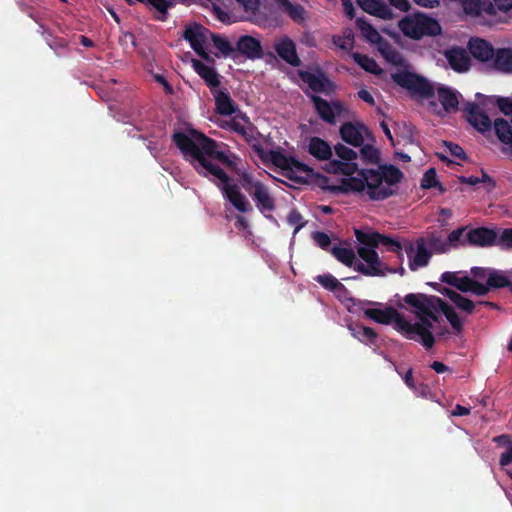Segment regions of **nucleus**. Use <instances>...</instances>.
Instances as JSON below:
<instances>
[{
	"instance_id": "obj_54",
	"label": "nucleus",
	"mask_w": 512,
	"mask_h": 512,
	"mask_svg": "<svg viewBox=\"0 0 512 512\" xmlns=\"http://www.w3.org/2000/svg\"><path fill=\"white\" fill-rule=\"evenodd\" d=\"M444 144L453 156L461 159L465 157V152L459 145L451 142H444Z\"/></svg>"
},
{
	"instance_id": "obj_25",
	"label": "nucleus",
	"mask_w": 512,
	"mask_h": 512,
	"mask_svg": "<svg viewBox=\"0 0 512 512\" xmlns=\"http://www.w3.org/2000/svg\"><path fill=\"white\" fill-rule=\"evenodd\" d=\"M325 170L332 174L346 175L347 178L343 182L345 190H352V163L342 162L340 160H330L326 164Z\"/></svg>"
},
{
	"instance_id": "obj_33",
	"label": "nucleus",
	"mask_w": 512,
	"mask_h": 512,
	"mask_svg": "<svg viewBox=\"0 0 512 512\" xmlns=\"http://www.w3.org/2000/svg\"><path fill=\"white\" fill-rule=\"evenodd\" d=\"M356 25L367 42L377 45L383 39L379 32L363 18H358Z\"/></svg>"
},
{
	"instance_id": "obj_10",
	"label": "nucleus",
	"mask_w": 512,
	"mask_h": 512,
	"mask_svg": "<svg viewBox=\"0 0 512 512\" xmlns=\"http://www.w3.org/2000/svg\"><path fill=\"white\" fill-rule=\"evenodd\" d=\"M396 83L407 88L421 98L430 99L434 96V87L425 79L409 73H398L393 75Z\"/></svg>"
},
{
	"instance_id": "obj_47",
	"label": "nucleus",
	"mask_w": 512,
	"mask_h": 512,
	"mask_svg": "<svg viewBox=\"0 0 512 512\" xmlns=\"http://www.w3.org/2000/svg\"><path fill=\"white\" fill-rule=\"evenodd\" d=\"M312 239L323 250L330 251L331 239L325 232L316 231L312 233Z\"/></svg>"
},
{
	"instance_id": "obj_12",
	"label": "nucleus",
	"mask_w": 512,
	"mask_h": 512,
	"mask_svg": "<svg viewBox=\"0 0 512 512\" xmlns=\"http://www.w3.org/2000/svg\"><path fill=\"white\" fill-rule=\"evenodd\" d=\"M437 95L441 103V108H439L434 100L429 101V107L434 113L444 116L447 113L458 110L459 100L454 90L444 86H438Z\"/></svg>"
},
{
	"instance_id": "obj_13",
	"label": "nucleus",
	"mask_w": 512,
	"mask_h": 512,
	"mask_svg": "<svg viewBox=\"0 0 512 512\" xmlns=\"http://www.w3.org/2000/svg\"><path fill=\"white\" fill-rule=\"evenodd\" d=\"M464 113L466 114L467 121L479 132L484 133L490 131L492 121L487 114L484 113L482 108L473 102H467L464 105Z\"/></svg>"
},
{
	"instance_id": "obj_19",
	"label": "nucleus",
	"mask_w": 512,
	"mask_h": 512,
	"mask_svg": "<svg viewBox=\"0 0 512 512\" xmlns=\"http://www.w3.org/2000/svg\"><path fill=\"white\" fill-rule=\"evenodd\" d=\"M356 3L364 12L383 20H390L394 16L392 9L383 0H356Z\"/></svg>"
},
{
	"instance_id": "obj_4",
	"label": "nucleus",
	"mask_w": 512,
	"mask_h": 512,
	"mask_svg": "<svg viewBox=\"0 0 512 512\" xmlns=\"http://www.w3.org/2000/svg\"><path fill=\"white\" fill-rule=\"evenodd\" d=\"M354 236L359 242L357 254L361 259L358 263L354 261V270L365 276H384L386 272H396V270L387 268L385 264L380 261L375 248H377L379 244H382L402 257V246L398 241L372 230L364 231L354 229Z\"/></svg>"
},
{
	"instance_id": "obj_9",
	"label": "nucleus",
	"mask_w": 512,
	"mask_h": 512,
	"mask_svg": "<svg viewBox=\"0 0 512 512\" xmlns=\"http://www.w3.org/2000/svg\"><path fill=\"white\" fill-rule=\"evenodd\" d=\"M324 289L333 293L335 298L348 311H352V294L346 286L331 274L318 275L315 278Z\"/></svg>"
},
{
	"instance_id": "obj_59",
	"label": "nucleus",
	"mask_w": 512,
	"mask_h": 512,
	"mask_svg": "<svg viewBox=\"0 0 512 512\" xmlns=\"http://www.w3.org/2000/svg\"><path fill=\"white\" fill-rule=\"evenodd\" d=\"M494 5L501 11H509L512 8V0H493Z\"/></svg>"
},
{
	"instance_id": "obj_2",
	"label": "nucleus",
	"mask_w": 512,
	"mask_h": 512,
	"mask_svg": "<svg viewBox=\"0 0 512 512\" xmlns=\"http://www.w3.org/2000/svg\"><path fill=\"white\" fill-rule=\"evenodd\" d=\"M172 141L199 175L214 177L223 184L221 190L225 198L238 211L246 213L252 210L245 195L236 184L230 183L229 175L216 163L219 162L229 168L235 166L230 156L220 149V143L195 129H191L189 133L175 132Z\"/></svg>"
},
{
	"instance_id": "obj_46",
	"label": "nucleus",
	"mask_w": 512,
	"mask_h": 512,
	"mask_svg": "<svg viewBox=\"0 0 512 512\" xmlns=\"http://www.w3.org/2000/svg\"><path fill=\"white\" fill-rule=\"evenodd\" d=\"M287 222L294 226V234H296L300 229H302L305 225V222H303V217L301 213L297 209H292L288 216H287Z\"/></svg>"
},
{
	"instance_id": "obj_56",
	"label": "nucleus",
	"mask_w": 512,
	"mask_h": 512,
	"mask_svg": "<svg viewBox=\"0 0 512 512\" xmlns=\"http://www.w3.org/2000/svg\"><path fill=\"white\" fill-rule=\"evenodd\" d=\"M358 96L360 99H362L364 102H366L367 104L373 106L375 105V101H374V98L372 96V94L366 90V89H360L358 91Z\"/></svg>"
},
{
	"instance_id": "obj_3",
	"label": "nucleus",
	"mask_w": 512,
	"mask_h": 512,
	"mask_svg": "<svg viewBox=\"0 0 512 512\" xmlns=\"http://www.w3.org/2000/svg\"><path fill=\"white\" fill-rule=\"evenodd\" d=\"M404 300L416 309V316L418 318L416 322V339L426 348H431L434 345L433 332L441 335L445 333L437 325L439 324L440 312L445 315L456 332L460 333L462 331V322L457 313L439 297L424 294H408Z\"/></svg>"
},
{
	"instance_id": "obj_28",
	"label": "nucleus",
	"mask_w": 512,
	"mask_h": 512,
	"mask_svg": "<svg viewBox=\"0 0 512 512\" xmlns=\"http://www.w3.org/2000/svg\"><path fill=\"white\" fill-rule=\"evenodd\" d=\"M279 8L286 13L293 22L303 24L306 21V10L300 4H293L289 0H276Z\"/></svg>"
},
{
	"instance_id": "obj_34",
	"label": "nucleus",
	"mask_w": 512,
	"mask_h": 512,
	"mask_svg": "<svg viewBox=\"0 0 512 512\" xmlns=\"http://www.w3.org/2000/svg\"><path fill=\"white\" fill-rule=\"evenodd\" d=\"M419 239L423 241V244L431 252V255L434 253H444L448 251V244L446 241L434 233H431L426 237H420Z\"/></svg>"
},
{
	"instance_id": "obj_26",
	"label": "nucleus",
	"mask_w": 512,
	"mask_h": 512,
	"mask_svg": "<svg viewBox=\"0 0 512 512\" xmlns=\"http://www.w3.org/2000/svg\"><path fill=\"white\" fill-rule=\"evenodd\" d=\"M229 127L232 131L243 136L259 157H261L262 159L265 158L264 148L262 147L261 144L257 142L255 137L253 136L252 129L245 128L241 123L235 120L230 121Z\"/></svg>"
},
{
	"instance_id": "obj_60",
	"label": "nucleus",
	"mask_w": 512,
	"mask_h": 512,
	"mask_svg": "<svg viewBox=\"0 0 512 512\" xmlns=\"http://www.w3.org/2000/svg\"><path fill=\"white\" fill-rule=\"evenodd\" d=\"M49 46L54 50L64 49L68 46V42L64 38H55L51 43H49Z\"/></svg>"
},
{
	"instance_id": "obj_16",
	"label": "nucleus",
	"mask_w": 512,
	"mask_h": 512,
	"mask_svg": "<svg viewBox=\"0 0 512 512\" xmlns=\"http://www.w3.org/2000/svg\"><path fill=\"white\" fill-rule=\"evenodd\" d=\"M235 55H243L250 60L261 59L263 57L261 42L250 35H243L237 40Z\"/></svg>"
},
{
	"instance_id": "obj_44",
	"label": "nucleus",
	"mask_w": 512,
	"mask_h": 512,
	"mask_svg": "<svg viewBox=\"0 0 512 512\" xmlns=\"http://www.w3.org/2000/svg\"><path fill=\"white\" fill-rule=\"evenodd\" d=\"M269 160L283 171L288 167V156L281 150H271L269 152Z\"/></svg>"
},
{
	"instance_id": "obj_61",
	"label": "nucleus",
	"mask_w": 512,
	"mask_h": 512,
	"mask_svg": "<svg viewBox=\"0 0 512 512\" xmlns=\"http://www.w3.org/2000/svg\"><path fill=\"white\" fill-rule=\"evenodd\" d=\"M235 227L239 230H246L249 227V222L245 217L238 215L236 217Z\"/></svg>"
},
{
	"instance_id": "obj_1",
	"label": "nucleus",
	"mask_w": 512,
	"mask_h": 512,
	"mask_svg": "<svg viewBox=\"0 0 512 512\" xmlns=\"http://www.w3.org/2000/svg\"><path fill=\"white\" fill-rule=\"evenodd\" d=\"M371 131L354 120V192L372 201L395 195L404 174L392 164L381 163V151Z\"/></svg>"
},
{
	"instance_id": "obj_52",
	"label": "nucleus",
	"mask_w": 512,
	"mask_h": 512,
	"mask_svg": "<svg viewBox=\"0 0 512 512\" xmlns=\"http://www.w3.org/2000/svg\"><path fill=\"white\" fill-rule=\"evenodd\" d=\"M497 104L502 113L512 115V98H499Z\"/></svg>"
},
{
	"instance_id": "obj_8",
	"label": "nucleus",
	"mask_w": 512,
	"mask_h": 512,
	"mask_svg": "<svg viewBox=\"0 0 512 512\" xmlns=\"http://www.w3.org/2000/svg\"><path fill=\"white\" fill-rule=\"evenodd\" d=\"M298 75L301 81L307 84L314 93H322L328 96L335 91V84L321 69L299 70Z\"/></svg>"
},
{
	"instance_id": "obj_22",
	"label": "nucleus",
	"mask_w": 512,
	"mask_h": 512,
	"mask_svg": "<svg viewBox=\"0 0 512 512\" xmlns=\"http://www.w3.org/2000/svg\"><path fill=\"white\" fill-rule=\"evenodd\" d=\"M445 56L450 66L458 72H464L469 69L470 57L466 50L461 48H452L445 52Z\"/></svg>"
},
{
	"instance_id": "obj_27",
	"label": "nucleus",
	"mask_w": 512,
	"mask_h": 512,
	"mask_svg": "<svg viewBox=\"0 0 512 512\" xmlns=\"http://www.w3.org/2000/svg\"><path fill=\"white\" fill-rule=\"evenodd\" d=\"M470 53L480 61H487L494 55L491 44L483 39L475 38L469 41Z\"/></svg>"
},
{
	"instance_id": "obj_36",
	"label": "nucleus",
	"mask_w": 512,
	"mask_h": 512,
	"mask_svg": "<svg viewBox=\"0 0 512 512\" xmlns=\"http://www.w3.org/2000/svg\"><path fill=\"white\" fill-rule=\"evenodd\" d=\"M444 295H446L459 309L465 311L466 313H472L475 309V304L462 296L461 294L451 290L444 289Z\"/></svg>"
},
{
	"instance_id": "obj_39",
	"label": "nucleus",
	"mask_w": 512,
	"mask_h": 512,
	"mask_svg": "<svg viewBox=\"0 0 512 512\" xmlns=\"http://www.w3.org/2000/svg\"><path fill=\"white\" fill-rule=\"evenodd\" d=\"M211 38L214 46L225 56H232L233 59L237 58L235 55V47L231 45L228 39L220 36L219 34L211 33Z\"/></svg>"
},
{
	"instance_id": "obj_30",
	"label": "nucleus",
	"mask_w": 512,
	"mask_h": 512,
	"mask_svg": "<svg viewBox=\"0 0 512 512\" xmlns=\"http://www.w3.org/2000/svg\"><path fill=\"white\" fill-rule=\"evenodd\" d=\"M378 51L383 56V58L390 64L394 66L402 67L405 65V61L400 54V52L392 46L390 43H388L385 40H381L377 44Z\"/></svg>"
},
{
	"instance_id": "obj_48",
	"label": "nucleus",
	"mask_w": 512,
	"mask_h": 512,
	"mask_svg": "<svg viewBox=\"0 0 512 512\" xmlns=\"http://www.w3.org/2000/svg\"><path fill=\"white\" fill-rule=\"evenodd\" d=\"M497 245L501 249H512V228L504 229L497 239Z\"/></svg>"
},
{
	"instance_id": "obj_63",
	"label": "nucleus",
	"mask_w": 512,
	"mask_h": 512,
	"mask_svg": "<svg viewBox=\"0 0 512 512\" xmlns=\"http://www.w3.org/2000/svg\"><path fill=\"white\" fill-rule=\"evenodd\" d=\"M431 368L437 373H444L449 370V368L445 364L439 361H434L431 364Z\"/></svg>"
},
{
	"instance_id": "obj_51",
	"label": "nucleus",
	"mask_w": 512,
	"mask_h": 512,
	"mask_svg": "<svg viewBox=\"0 0 512 512\" xmlns=\"http://www.w3.org/2000/svg\"><path fill=\"white\" fill-rule=\"evenodd\" d=\"M465 231V228H459L456 230H453L449 235L446 243L448 244V249L450 247H454L458 244V242L461 240V237Z\"/></svg>"
},
{
	"instance_id": "obj_29",
	"label": "nucleus",
	"mask_w": 512,
	"mask_h": 512,
	"mask_svg": "<svg viewBox=\"0 0 512 512\" xmlns=\"http://www.w3.org/2000/svg\"><path fill=\"white\" fill-rule=\"evenodd\" d=\"M310 99H311L312 103L314 104V108H315L317 114L319 115V117L323 121H325L329 124H334L335 123V114H334L333 107L331 106V104L327 100H325L315 94L310 95Z\"/></svg>"
},
{
	"instance_id": "obj_58",
	"label": "nucleus",
	"mask_w": 512,
	"mask_h": 512,
	"mask_svg": "<svg viewBox=\"0 0 512 512\" xmlns=\"http://www.w3.org/2000/svg\"><path fill=\"white\" fill-rule=\"evenodd\" d=\"M389 3L394 6L395 8L401 10V11H408L410 8L409 1L408 0H388Z\"/></svg>"
},
{
	"instance_id": "obj_15",
	"label": "nucleus",
	"mask_w": 512,
	"mask_h": 512,
	"mask_svg": "<svg viewBox=\"0 0 512 512\" xmlns=\"http://www.w3.org/2000/svg\"><path fill=\"white\" fill-rule=\"evenodd\" d=\"M406 253L409 259V268L412 271L427 266L432 256L419 238L416 240L415 246L411 243L406 246Z\"/></svg>"
},
{
	"instance_id": "obj_53",
	"label": "nucleus",
	"mask_w": 512,
	"mask_h": 512,
	"mask_svg": "<svg viewBox=\"0 0 512 512\" xmlns=\"http://www.w3.org/2000/svg\"><path fill=\"white\" fill-rule=\"evenodd\" d=\"M192 49L204 60H211L209 54L206 51V43H190Z\"/></svg>"
},
{
	"instance_id": "obj_38",
	"label": "nucleus",
	"mask_w": 512,
	"mask_h": 512,
	"mask_svg": "<svg viewBox=\"0 0 512 512\" xmlns=\"http://www.w3.org/2000/svg\"><path fill=\"white\" fill-rule=\"evenodd\" d=\"M354 62H356L362 69L372 74L382 73V69L379 67L377 62L366 55L360 53H354Z\"/></svg>"
},
{
	"instance_id": "obj_40",
	"label": "nucleus",
	"mask_w": 512,
	"mask_h": 512,
	"mask_svg": "<svg viewBox=\"0 0 512 512\" xmlns=\"http://www.w3.org/2000/svg\"><path fill=\"white\" fill-rule=\"evenodd\" d=\"M330 252L341 263L347 267H352V248L334 245L331 247Z\"/></svg>"
},
{
	"instance_id": "obj_14",
	"label": "nucleus",
	"mask_w": 512,
	"mask_h": 512,
	"mask_svg": "<svg viewBox=\"0 0 512 512\" xmlns=\"http://www.w3.org/2000/svg\"><path fill=\"white\" fill-rule=\"evenodd\" d=\"M277 55L287 64L298 67L301 60L298 56L295 42L288 36L276 39L273 45Z\"/></svg>"
},
{
	"instance_id": "obj_50",
	"label": "nucleus",
	"mask_w": 512,
	"mask_h": 512,
	"mask_svg": "<svg viewBox=\"0 0 512 512\" xmlns=\"http://www.w3.org/2000/svg\"><path fill=\"white\" fill-rule=\"evenodd\" d=\"M340 134L344 142L352 145V121H348L341 126Z\"/></svg>"
},
{
	"instance_id": "obj_6",
	"label": "nucleus",
	"mask_w": 512,
	"mask_h": 512,
	"mask_svg": "<svg viewBox=\"0 0 512 512\" xmlns=\"http://www.w3.org/2000/svg\"><path fill=\"white\" fill-rule=\"evenodd\" d=\"M364 314L378 323L393 324L408 339H416V322H409L393 308L367 309Z\"/></svg>"
},
{
	"instance_id": "obj_5",
	"label": "nucleus",
	"mask_w": 512,
	"mask_h": 512,
	"mask_svg": "<svg viewBox=\"0 0 512 512\" xmlns=\"http://www.w3.org/2000/svg\"><path fill=\"white\" fill-rule=\"evenodd\" d=\"M354 236L359 242L357 254L361 259L358 263L354 261V270L365 276H384L386 272H396V270L387 268L385 264L380 261L375 248H377L379 244H382L402 257V246L398 241L372 230L364 231L354 229Z\"/></svg>"
},
{
	"instance_id": "obj_55",
	"label": "nucleus",
	"mask_w": 512,
	"mask_h": 512,
	"mask_svg": "<svg viewBox=\"0 0 512 512\" xmlns=\"http://www.w3.org/2000/svg\"><path fill=\"white\" fill-rule=\"evenodd\" d=\"M489 272H491V270L481 267H473L471 269V274L473 275V277L479 280L488 278Z\"/></svg>"
},
{
	"instance_id": "obj_31",
	"label": "nucleus",
	"mask_w": 512,
	"mask_h": 512,
	"mask_svg": "<svg viewBox=\"0 0 512 512\" xmlns=\"http://www.w3.org/2000/svg\"><path fill=\"white\" fill-rule=\"evenodd\" d=\"M209 30L200 24L195 23L186 27L183 37L189 43H207V34Z\"/></svg>"
},
{
	"instance_id": "obj_7",
	"label": "nucleus",
	"mask_w": 512,
	"mask_h": 512,
	"mask_svg": "<svg viewBox=\"0 0 512 512\" xmlns=\"http://www.w3.org/2000/svg\"><path fill=\"white\" fill-rule=\"evenodd\" d=\"M399 28L404 35L413 39H420L425 35L434 36L441 32V27L436 20L422 14L402 19L399 22Z\"/></svg>"
},
{
	"instance_id": "obj_42",
	"label": "nucleus",
	"mask_w": 512,
	"mask_h": 512,
	"mask_svg": "<svg viewBox=\"0 0 512 512\" xmlns=\"http://www.w3.org/2000/svg\"><path fill=\"white\" fill-rule=\"evenodd\" d=\"M421 186L425 189L438 187L441 192L445 191L443 186L437 181V175L434 168H430L424 173Z\"/></svg>"
},
{
	"instance_id": "obj_57",
	"label": "nucleus",
	"mask_w": 512,
	"mask_h": 512,
	"mask_svg": "<svg viewBox=\"0 0 512 512\" xmlns=\"http://www.w3.org/2000/svg\"><path fill=\"white\" fill-rule=\"evenodd\" d=\"M156 82L160 83L164 87V91L166 94H172L173 93V87L172 85L166 80V78L163 75L157 74L155 76Z\"/></svg>"
},
{
	"instance_id": "obj_64",
	"label": "nucleus",
	"mask_w": 512,
	"mask_h": 512,
	"mask_svg": "<svg viewBox=\"0 0 512 512\" xmlns=\"http://www.w3.org/2000/svg\"><path fill=\"white\" fill-rule=\"evenodd\" d=\"M470 413V409L459 404L456 405L455 410L452 412L454 416H464Z\"/></svg>"
},
{
	"instance_id": "obj_18",
	"label": "nucleus",
	"mask_w": 512,
	"mask_h": 512,
	"mask_svg": "<svg viewBox=\"0 0 512 512\" xmlns=\"http://www.w3.org/2000/svg\"><path fill=\"white\" fill-rule=\"evenodd\" d=\"M497 234L494 230L488 228H475L466 233L464 242L471 245L487 247L497 244Z\"/></svg>"
},
{
	"instance_id": "obj_37",
	"label": "nucleus",
	"mask_w": 512,
	"mask_h": 512,
	"mask_svg": "<svg viewBox=\"0 0 512 512\" xmlns=\"http://www.w3.org/2000/svg\"><path fill=\"white\" fill-rule=\"evenodd\" d=\"M495 68L502 72L512 71V50L501 49L496 53L494 60Z\"/></svg>"
},
{
	"instance_id": "obj_49",
	"label": "nucleus",
	"mask_w": 512,
	"mask_h": 512,
	"mask_svg": "<svg viewBox=\"0 0 512 512\" xmlns=\"http://www.w3.org/2000/svg\"><path fill=\"white\" fill-rule=\"evenodd\" d=\"M336 155L345 162L352 163V149L338 143L334 147Z\"/></svg>"
},
{
	"instance_id": "obj_24",
	"label": "nucleus",
	"mask_w": 512,
	"mask_h": 512,
	"mask_svg": "<svg viewBox=\"0 0 512 512\" xmlns=\"http://www.w3.org/2000/svg\"><path fill=\"white\" fill-rule=\"evenodd\" d=\"M308 152L317 160L328 161L332 157V148L327 141L320 137H312L309 140Z\"/></svg>"
},
{
	"instance_id": "obj_20",
	"label": "nucleus",
	"mask_w": 512,
	"mask_h": 512,
	"mask_svg": "<svg viewBox=\"0 0 512 512\" xmlns=\"http://www.w3.org/2000/svg\"><path fill=\"white\" fill-rule=\"evenodd\" d=\"M215 99L216 112L222 116H230L236 112V104L225 89L219 87L211 92Z\"/></svg>"
},
{
	"instance_id": "obj_11",
	"label": "nucleus",
	"mask_w": 512,
	"mask_h": 512,
	"mask_svg": "<svg viewBox=\"0 0 512 512\" xmlns=\"http://www.w3.org/2000/svg\"><path fill=\"white\" fill-rule=\"evenodd\" d=\"M250 184L252 189L248 190V193L254 200L256 207L265 217L272 218L267 213L275 210L276 201L271 195L269 188L261 181H252Z\"/></svg>"
},
{
	"instance_id": "obj_17",
	"label": "nucleus",
	"mask_w": 512,
	"mask_h": 512,
	"mask_svg": "<svg viewBox=\"0 0 512 512\" xmlns=\"http://www.w3.org/2000/svg\"><path fill=\"white\" fill-rule=\"evenodd\" d=\"M511 282L503 272L491 270L489 272L486 284H482L477 280L474 281V294L477 296L486 295L492 288H502L511 286Z\"/></svg>"
},
{
	"instance_id": "obj_21",
	"label": "nucleus",
	"mask_w": 512,
	"mask_h": 512,
	"mask_svg": "<svg viewBox=\"0 0 512 512\" xmlns=\"http://www.w3.org/2000/svg\"><path fill=\"white\" fill-rule=\"evenodd\" d=\"M193 68L205 81L211 92L220 86L219 74L214 67L206 65L200 60H193Z\"/></svg>"
},
{
	"instance_id": "obj_43",
	"label": "nucleus",
	"mask_w": 512,
	"mask_h": 512,
	"mask_svg": "<svg viewBox=\"0 0 512 512\" xmlns=\"http://www.w3.org/2000/svg\"><path fill=\"white\" fill-rule=\"evenodd\" d=\"M355 330L356 336L359 338L360 341L365 343H373L375 339L377 338L376 332L369 328L362 325H357Z\"/></svg>"
},
{
	"instance_id": "obj_41",
	"label": "nucleus",
	"mask_w": 512,
	"mask_h": 512,
	"mask_svg": "<svg viewBox=\"0 0 512 512\" xmlns=\"http://www.w3.org/2000/svg\"><path fill=\"white\" fill-rule=\"evenodd\" d=\"M294 168L305 173H309L312 171V169L308 165L300 162L299 160L292 156H288V167L287 169H285L283 175L289 178L290 180H297V178L292 176Z\"/></svg>"
},
{
	"instance_id": "obj_62",
	"label": "nucleus",
	"mask_w": 512,
	"mask_h": 512,
	"mask_svg": "<svg viewBox=\"0 0 512 512\" xmlns=\"http://www.w3.org/2000/svg\"><path fill=\"white\" fill-rule=\"evenodd\" d=\"M458 179L461 183H465L468 185H476V184L480 183V178L476 177V176H470V177L459 176Z\"/></svg>"
},
{
	"instance_id": "obj_32",
	"label": "nucleus",
	"mask_w": 512,
	"mask_h": 512,
	"mask_svg": "<svg viewBox=\"0 0 512 512\" xmlns=\"http://www.w3.org/2000/svg\"><path fill=\"white\" fill-rule=\"evenodd\" d=\"M142 3H146L150 9L155 10L154 18L158 21H166L168 16V9L173 7V0H143Z\"/></svg>"
},
{
	"instance_id": "obj_35",
	"label": "nucleus",
	"mask_w": 512,
	"mask_h": 512,
	"mask_svg": "<svg viewBox=\"0 0 512 512\" xmlns=\"http://www.w3.org/2000/svg\"><path fill=\"white\" fill-rule=\"evenodd\" d=\"M332 41L344 54L352 56V28L346 27L343 34L334 35Z\"/></svg>"
},
{
	"instance_id": "obj_23",
	"label": "nucleus",
	"mask_w": 512,
	"mask_h": 512,
	"mask_svg": "<svg viewBox=\"0 0 512 512\" xmlns=\"http://www.w3.org/2000/svg\"><path fill=\"white\" fill-rule=\"evenodd\" d=\"M441 281L447 283L461 292H472L474 294V279L463 276L460 277L456 272H445L441 276Z\"/></svg>"
},
{
	"instance_id": "obj_45",
	"label": "nucleus",
	"mask_w": 512,
	"mask_h": 512,
	"mask_svg": "<svg viewBox=\"0 0 512 512\" xmlns=\"http://www.w3.org/2000/svg\"><path fill=\"white\" fill-rule=\"evenodd\" d=\"M496 441H505L508 444L507 450L501 454L499 464L501 467L507 466L512 463V441L509 440L508 436L501 435L495 439Z\"/></svg>"
}]
</instances>
